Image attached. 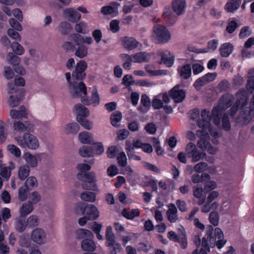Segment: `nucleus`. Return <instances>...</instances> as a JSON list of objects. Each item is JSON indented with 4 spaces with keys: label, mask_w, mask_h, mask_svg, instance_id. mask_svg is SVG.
<instances>
[{
    "label": "nucleus",
    "mask_w": 254,
    "mask_h": 254,
    "mask_svg": "<svg viewBox=\"0 0 254 254\" xmlns=\"http://www.w3.org/2000/svg\"><path fill=\"white\" fill-rule=\"evenodd\" d=\"M193 168L195 172L200 173L205 171L208 168V165L205 162H200L195 165Z\"/></svg>",
    "instance_id": "nucleus-60"
},
{
    "label": "nucleus",
    "mask_w": 254,
    "mask_h": 254,
    "mask_svg": "<svg viewBox=\"0 0 254 254\" xmlns=\"http://www.w3.org/2000/svg\"><path fill=\"white\" fill-rule=\"evenodd\" d=\"M170 95L176 103L182 102L186 97L185 91L180 88V86H175L170 91Z\"/></svg>",
    "instance_id": "nucleus-14"
},
{
    "label": "nucleus",
    "mask_w": 254,
    "mask_h": 254,
    "mask_svg": "<svg viewBox=\"0 0 254 254\" xmlns=\"http://www.w3.org/2000/svg\"><path fill=\"white\" fill-rule=\"evenodd\" d=\"M87 23L84 21H81L75 24L74 26L75 31L78 33L83 34H87L89 30L87 29Z\"/></svg>",
    "instance_id": "nucleus-44"
},
{
    "label": "nucleus",
    "mask_w": 254,
    "mask_h": 254,
    "mask_svg": "<svg viewBox=\"0 0 254 254\" xmlns=\"http://www.w3.org/2000/svg\"><path fill=\"white\" fill-rule=\"evenodd\" d=\"M123 57L132 61V63H141L148 62L151 58V54L147 52H140L131 55H123Z\"/></svg>",
    "instance_id": "nucleus-10"
},
{
    "label": "nucleus",
    "mask_w": 254,
    "mask_h": 254,
    "mask_svg": "<svg viewBox=\"0 0 254 254\" xmlns=\"http://www.w3.org/2000/svg\"><path fill=\"white\" fill-rule=\"evenodd\" d=\"M9 23L12 29L18 31L22 30V27L19 22L14 18H10L9 19Z\"/></svg>",
    "instance_id": "nucleus-62"
},
{
    "label": "nucleus",
    "mask_w": 254,
    "mask_h": 254,
    "mask_svg": "<svg viewBox=\"0 0 254 254\" xmlns=\"http://www.w3.org/2000/svg\"><path fill=\"white\" fill-rule=\"evenodd\" d=\"M218 44L219 42L217 39H213L209 41L207 43V48L203 49V53L214 51L217 48Z\"/></svg>",
    "instance_id": "nucleus-49"
},
{
    "label": "nucleus",
    "mask_w": 254,
    "mask_h": 254,
    "mask_svg": "<svg viewBox=\"0 0 254 254\" xmlns=\"http://www.w3.org/2000/svg\"><path fill=\"white\" fill-rule=\"evenodd\" d=\"M31 239L35 243L42 245L46 241V234L43 229L38 228L32 231Z\"/></svg>",
    "instance_id": "nucleus-13"
},
{
    "label": "nucleus",
    "mask_w": 254,
    "mask_h": 254,
    "mask_svg": "<svg viewBox=\"0 0 254 254\" xmlns=\"http://www.w3.org/2000/svg\"><path fill=\"white\" fill-rule=\"evenodd\" d=\"M76 238L77 239H85L93 238L94 235L89 230L84 229H79L76 231Z\"/></svg>",
    "instance_id": "nucleus-33"
},
{
    "label": "nucleus",
    "mask_w": 254,
    "mask_h": 254,
    "mask_svg": "<svg viewBox=\"0 0 254 254\" xmlns=\"http://www.w3.org/2000/svg\"><path fill=\"white\" fill-rule=\"evenodd\" d=\"M75 45L85 43L87 45H91L93 43V40L90 36H83L79 34H73L70 35Z\"/></svg>",
    "instance_id": "nucleus-20"
},
{
    "label": "nucleus",
    "mask_w": 254,
    "mask_h": 254,
    "mask_svg": "<svg viewBox=\"0 0 254 254\" xmlns=\"http://www.w3.org/2000/svg\"><path fill=\"white\" fill-rule=\"evenodd\" d=\"M80 198L83 201L94 202L96 200V194L93 192H84L81 193Z\"/></svg>",
    "instance_id": "nucleus-47"
},
{
    "label": "nucleus",
    "mask_w": 254,
    "mask_h": 254,
    "mask_svg": "<svg viewBox=\"0 0 254 254\" xmlns=\"http://www.w3.org/2000/svg\"><path fill=\"white\" fill-rule=\"evenodd\" d=\"M242 0H228L225 5V9L228 12H233L240 6Z\"/></svg>",
    "instance_id": "nucleus-31"
},
{
    "label": "nucleus",
    "mask_w": 254,
    "mask_h": 254,
    "mask_svg": "<svg viewBox=\"0 0 254 254\" xmlns=\"http://www.w3.org/2000/svg\"><path fill=\"white\" fill-rule=\"evenodd\" d=\"M58 29L59 32L63 35L68 34L71 30V24L66 22L63 21L61 22L58 26Z\"/></svg>",
    "instance_id": "nucleus-40"
},
{
    "label": "nucleus",
    "mask_w": 254,
    "mask_h": 254,
    "mask_svg": "<svg viewBox=\"0 0 254 254\" xmlns=\"http://www.w3.org/2000/svg\"><path fill=\"white\" fill-rule=\"evenodd\" d=\"M233 50V45L230 43L223 44L220 49V55L223 57H228L232 52Z\"/></svg>",
    "instance_id": "nucleus-34"
},
{
    "label": "nucleus",
    "mask_w": 254,
    "mask_h": 254,
    "mask_svg": "<svg viewBox=\"0 0 254 254\" xmlns=\"http://www.w3.org/2000/svg\"><path fill=\"white\" fill-rule=\"evenodd\" d=\"M9 114L12 119L27 118L28 117L27 111L24 106H21L18 110H11Z\"/></svg>",
    "instance_id": "nucleus-26"
},
{
    "label": "nucleus",
    "mask_w": 254,
    "mask_h": 254,
    "mask_svg": "<svg viewBox=\"0 0 254 254\" xmlns=\"http://www.w3.org/2000/svg\"><path fill=\"white\" fill-rule=\"evenodd\" d=\"M63 18L67 21L75 23L81 18L80 13L73 8H66L63 11Z\"/></svg>",
    "instance_id": "nucleus-11"
},
{
    "label": "nucleus",
    "mask_w": 254,
    "mask_h": 254,
    "mask_svg": "<svg viewBox=\"0 0 254 254\" xmlns=\"http://www.w3.org/2000/svg\"><path fill=\"white\" fill-rule=\"evenodd\" d=\"M20 102V98L17 95H11L7 99V104L11 108L18 106Z\"/></svg>",
    "instance_id": "nucleus-52"
},
{
    "label": "nucleus",
    "mask_w": 254,
    "mask_h": 254,
    "mask_svg": "<svg viewBox=\"0 0 254 254\" xmlns=\"http://www.w3.org/2000/svg\"><path fill=\"white\" fill-rule=\"evenodd\" d=\"M79 153L83 157H90L95 155L93 148L90 146H82L79 149Z\"/></svg>",
    "instance_id": "nucleus-37"
},
{
    "label": "nucleus",
    "mask_w": 254,
    "mask_h": 254,
    "mask_svg": "<svg viewBox=\"0 0 254 254\" xmlns=\"http://www.w3.org/2000/svg\"><path fill=\"white\" fill-rule=\"evenodd\" d=\"M219 215L218 212L214 211L211 212L209 214V221L210 222L216 226L218 225L219 223Z\"/></svg>",
    "instance_id": "nucleus-59"
},
{
    "label": "nucleus",
    "mask_w": 254,
    "mask_h": 254,
    "mask_svg": "<svg viewBox=\"0 0 254 254\" xmlns=\"http://www.w3.org/2000/svg\"><path fill=\"white\" fill-rule=\"evenodd\" d=\"M217 76L216 72L207 73L202 77L198 78L194 83V86L197 88L214 80Z\"/></svg>",
    "instance_id": "nucleus-16"
},
{
    "label": "nucleus",
    "mask_w": 254,
    "mask_h": 254,
    "mask_svg": "<svg viewBox=\"0 0 254 254\" xmlns=\"http://www.w3.org/2000/svg\"><path fill=\"white\" fill-rule=\"evenodd\" d=\"M222 113L223 112L219 113L218 117L220 119ZM201 117L202 119L197 122L198 126L200 128L196 132V135L200 137V139L197 142V145L200 149L206 150L208 153L215 154L217 152L218 149L216 147H213L208 141L209 138L208 133H209L214 137V139H212V141L214 144L218 143L217 138L219 137V134L211 127L210 121L212 118L213 120V123L218 127H220V123L219 124L216 125L214 122V119L216 118L218 121V118H217L216 116H213V112L211 116L209 112L205 109L202 111Z\"/></svg>",
    "instance_id": "nucleus-2"
},
{
    "label": "nucleus",
    "mask_w": 254,
    "mask_h": 254,
    "mask_svg": "<svg viewBox=\"0 0 254 254\" xmlns=\"http://www.w3.org/2000/svg\"><path fill=\"white\" fill-rule=\"evenodd\" d=\"M8 63L13 66L18 64L20 63V59L13 53H8L6 57Z\"/></svg>",
    "instance_id": "nucleus-45"
},
{
    "label": "nucleus",
    "mask_w": 254,
    "mask_h": 254,
    "mask_svg": "<svg viewBox=\"0 0 254 254\" xmlns=\"http://www.w3.org/2000/svg\"><path fill=\"white\" fill-rule=\"evenodd\" d=\"M81 102L85 105H89L92 104L94 106L98 105L100 103L99 95L97 92L96 89H94L92 92V98L90 100L85 97L82 98Z\"/></svg>",
    "instance_id": "nucleus-24"
},
{
    "label": "nucleus",
    "mask_w": 254,
    "mask_h": 254,
    "mask_svg": "<svg viewBox=\"0 0 254 254\" xmlns=\"http://www.w3.org/2000/svg\"><path fill=\"white\" fill-rule=\"evenodd\" d=\"M30 168L26 165H21L19 168L18 177L21 180H24L29 176Z\"/></svg>",
    "instance_id": "nucleus-43"
},
{
    "label": "nucleus",
    "mask_w": 254,
    "mask_h": 254,
    "mask_svg": "<svg viewBox=\"0 0 254 254\" xmlns=\"http://www.w3.org/2000/svg\"><path fill=\"white\" fill-rule=\"evenodd\" d=\"M92 239H85L82 241L81 247L84 251L93 252L96 250V244Z\"/></svg>",
    "instance_id": "nucleus-29"
},
{
    "label": "nucleus",
    "mask_w": 254,
    "mask_h": 254,
    "mask_svg": "<svg viewBox=\"0 0 254 254\" xmlns=\"http://www.w3.org/2000/svg\"><path fill=\"white\" fill-rule=\"evenodd\" d=\"M203 190L201 187H193V195L194 197L200 199L197 203L199 205L202 204L205 201V198L202 196Z\"/></svg>",
    "instance_id": "nucleus-46"
},
{
    "label": "nucleus",
    "mask_w": 254,
    "mask_h": 254,
    "mask_svg": "<svg viewBox=\"0 0 254 254\" xmlns=\"http://www.w3.org/2000/svg\"><path fill=\"white\" fill-rule=\"evenodd\" d=\"M168 207V209L166 212L168 220L171 223H175L178 219L177 207L173 203L169 204Z\"/></svg>",
    "instance_id": "nucleus-19"
},
{
    "label": "nucleus",
    "mask_w": 254,
    "mask_h": 254,
    "mask_svg": "<svg viewBox=\"0 0 254 254\" xmlns=\"http://www.w3.org/2000/svg\"><path fill=\"white\" fill-rule=\"evenodd\" d=\"M122 119V114L121 112L115 111L112 113V126L118 127Z\"/></svg>",
    "instance_id": "nucleus-50"
},
{
    "label": "nucleus",
    "mask_w": 254,
    "mask_h": 254,
    "mask_svg": "<svg viewBox=\"0 0 254 254\" xmlns=\"http://www.w3.org/2000/svg\"><path fill=\"white\" fill-rule=\"evenodd\" d=\"M15 141L21 148H28L30 149H36L39 146L37 138L33 134L28 132L24 133L22 135H15Z\"/></svg>",
    "instance_id": "nucleus-5"
},
{
    "label": "nucleus",
    "mask_w": 254,
    "mask_h": 254,
    "mask_svg": "<svg viewBox=\"0 0 254 254\" xmlns=\"http://www.w3.org/2000/svg\"><path fill=\"white\" fill-rule=\"evenodd\" d=\"M76 121L86 129L90 130L93 127V123L85 118L81 119L80 117H77Z\"/></svg>",
    "instance_id": "nucleus-48"
},
{
    "label": "nucleus",
    "mask_w": 254,
    "mask_h": 254,
    "mask_svg": "<svg viewBox=\"0 0 254 254\" xmlns=\"http://www.w3.org/2000/svg\"><path fill=\"white\" fill-rule=\"evenodd\" d=\"M87 66L86 63L80 61L76 65L75 70L72 72V80H81L85 76V70Z\"/></svg>",
    "instance_id": "nucleus-12"
},
{
    "label": "nucleus",
    "mask_w": 254,
    "mask_h": 254,
    "mask_svg": "<svg viewBox=\"0 0 254 254\" xmlns=\"http://www.w3.org/2000/svg\"><path fill=\"white\" fill-rule=\"evenodd\" d=\"M41 199V196L37 191L33 192L29 196L28 202H30L33 206L34 204L38 203Z\"/></svg>",
    "instance_id": "nucleus-58"
},
{
    "label": "nucleus",
    "mask_w": 254,
    "mask_h": 254,
    "mask_svg": "<svg viewBox=\"0 0 254 254\" xmlns=\"http://www.w3.org/2000/svg\"><path fill=\"white\" fill-rule=\"evenodd\" d=\"M11 48L13 53L17 55H22L24 53L23 47L18 42H14L11 44Z\"/></svg>",
    "instance_id": "nucleus-51"
},
{
    "label": "nucleus",
    "mask_w": 254,
    "mask_h": 254,
    "mask_svg": "<svg viewBox=\"0 0 254 254\" xmlns=\"http://www.w3.org/2000/svg\"><path fill=\"white\" fill-rule=\"evenodd\" d=\"M23 158L26 162V166L31 168H35L38 165V155H33L29 152L25 153Z\"/></svg>",
    "instance_id": "nucleus-25"
},
{
    "label": "nucleus",
    "mask_w": 254,
    "mask_h": 254,
    "mask_svg": "<svg viewBox=\"0 0 254 254\" xmlns=\"http://www.w3.org/2000/svg\"><path fill=\"white\" fill-rule=\"evenodd\" d=\"M159 53L161 57V61L163 63L168 67L172 66L174 62V57L171 55L169 51H159Z\"/></svg>",
    "instance_id": "nucleus-22"
},
{
    "label": "nucleus",
    "mask_w": 254,
    "mask_h": 254,
    "mask_svg": "<svg viewBox=\"0 0 254 254\" xmlns=\"http://www.w3.org/2000/svg\"><path fill=\"white\" fill-rule=\"evenodd\" d=\"M141 103L144 106V109L142 107H139L138 110L143 113H145L148 111L150 106V99L148 96L146 94H143L141 97Z\"/></svg>",
    "instance_id": "nucleus-41"
},
{
    "label": "nucleus",
    "mask_w": 254,
    "mask_h": 254,
    "mask_svg": "<svg viewBox=\"0 0 254 254\" xmlns=\"http://www.w3.org/2000/svg\"><path fill=\"white\" fill-rule=\"evenodd\" d=\"M38 186V182L36 178L34 177L31 176L27 179L25 183V187H26L29 190L36 187Z\"/></svg>",
    "instance_id": "nucleus-54"
},
{
    "label": "nucleus",
    "mask_w": 254,
    "mask_h": 254,
    "mask_svg": "<svg viewBox=\"0 0 254 254\" xmlns=\"http://www.w3.org/2000/svg\"><path fill=\"white\" fill-rule=\"evenodd\" d=\"M14 73L12 69L8 66L4 67L3 76L7 79H10L14 77Z\"/></svg>",
    "instance_id": "nucleus-64"
},
{
    "label": "nucleus",
    "mask_w": 254,
    "mask_h": 254,
    "mask_svg": "<svg viewBox=\"0 0 254 254\" xmlns=\"http://www.w3.org/2000/svg\"><path fill=\"white\" fill-rule=\"evenodd\" d=\"M172 6L174 12L180 15L185 11L186 1L185 0H173Z\"/></svg>",
    "instance_id": "nucleus-18"
},
{
    "label": "nucleus",
    "mask_w": 254,
    "mask_h": 254,
    "mask_svg": "<svg viewBox=\"0 0 254 254\" xmlns=\"http://www.w3.org/2000/svg\"><path fill=\"white\" fill-rule=\"evenodd\" d=\"M76 45L77 47L75 49V56L80 59L86 57L88 55V48L82 44Z\"/></svg>",
    "instance_id": "nucleus-36"
},
{
    "label": "nucleus",
    "mask_w": 254,
    "mask_h": 254,
    "mask_svg": "<svg viewBox=\"0 0 254 254\" xmlns=\"http://www.w3.org/2000/svg\"><path fill=\"white\" fill-rule=\"evenodd\" d=\"M186 152L187 156L191 158V161L193 162L198 161L206 155L205 153L199 151L195 145L191 142L187 144Z\"/></svg>",
    "instance_id": "nucleus-8"
},
{
    "label": "nucleus",
    "mask_w": 254,
    "mask_h": 254,
    "mask_svg": "<svg viewBox=\"0 0 254 254\" xmlns=\"http://www.w3.org/2000/svg\"><path fill=\"white\" fill-rule=\"evenodd\" d=\"M79 129V126L76 123H69L66 125L64 128V132L67 134H76Z\"/></svg>",
    "instance_id": "nucleus-42"
},
{
    "label": "nucleus",
    "mask_w": 254,
    "mask_h": 254,
    "mask_svg": "<svg viewBox=\"0 0 254 254\" xmlns=\"http://www.w3.org/2000/svg\"><path fill=\"white\" fill-rule=\"evenodd\" d=\"M93 148L95 152V155H100L104 151L103 145L99 142L95 143L93 145L91 146Z\"/></svg>",
    "instance_id": "nucleus-63"
},
{
    "label": "nucleus",
    "mask_w": 254,
    "mask_h": 254,
    "mask_svg": "<svg viewBox=\"0 0 254 254\" xmlns=\"http://www.w3.org/2000/svg\"><path fill=\"white\" fill-rule=\"evenodd\" d=\"M163 18L169 25L173 24L177 20V17L172 12L170 7H166L162 14Z\"/></svg>",
    "instance_id": "nucleus-23"
},
{
    "label": "nucleus",
    "mask_w": 254,
    "mask_h": 254,
    "mask_svg": "<svg viewBox=\"0 0 254 254\" xmlns=\"http://www.w3.org/2000/svg\"><path fill=\"white\" fill-rule=\"evenodd\" d=\"M7 33V35L12 39L19 42L21 41V38L20 34L13 29H8Z\"/></svg>",
    "instance_id": "nucleus-61"
},
{
    "label": "nucleus",
    "mask_w": 254,
    "mask_h": 254,
    "mask_svg": "<svg viewBox=\"0 0 254 254\" xmlns=\"http://www.w3.org/2000/svg\"><path fill=\"white\" fill-rule=\"evenodd\" d=\"M73 112L76 114V118L80 117L82 119L89 115V111L88 109L80 104H76L74 106Z\"/></svg>",
    "instance_id": "nucleus-27"
},
{
    "label": "nucleus",
    "mask_w": 254,
    "mask_h": 254,
    "mask_svg": "<svg viewBox=\"0 0 254 254\" xmlns=\"http://www.w3.org/2000/svg\"><path fill=\"white\" fill-rule=\"evenodd\" d=\"M132 145L136 148H140L145 153L150 154L153 152V148L151 144L143 143L139 139H134Z\"/></svg>",
    "instance_id": "nucleus-21"
},
{
    "label": "nucleus",
    "mask_w": 254,
    "mask_h": 254,
    "mask_svg": "<svg viewBox=\"0 0 254 254\" xmlns=\"http://www.w3.org/2000/svg\"><path fill=\"white\" fill-rule=\"evenodd\" d=\"M13 127L14 129V137L15 140V135H21V133L28 132L30 131L33 126L29 121L22 123L20 121H15L13 123Z\"/></svg>",
    "instance_id": "nucleus-9"
},
{
    "label": "nucleus",
    "mask_w": 254,
    "mask_h": 254,
    "mask_svg": "<svg viewBox=\"0 0 254 254\" xmlns=\"http://www.w3.org/2000/svg\"><path fill=\"white\" fill-rule=\"evenodd\" d=\"M78 209L82 211V214L84 215L91 220H95L99 217V211L93 204H88L86 206L83 204L79 205L76 209L77 213Z\"/></svg>",
    "instance_id": "nucleus-7"
},
{
    "label": "nucleus",
    "mask_w": 254,
    "mask_h": 254,
    "mask_svg": "<svg viewBox=\"0 0 254 254\" xmlns=\"http://www.w3.org/2000/svg\"><path fill=\"white\" fill-rule=\"evenodd\" d=\"M215 238L211 237L210 235H208L206 237L202 239L203 244L207 245L209 247H213L215 245L216 240L220 239L223 237V233L222 230L219 228L215 229Z\"/></svg>",
    "instance_id": "nucleus-15"
},
{
    "label": "nucleus",
    "mask_w": 254,
    "mask_h": 254,
    "mask_svg": "<svg viewBox=\"0 0 254 254\" xmlns=\"http://www.w3.org/2000/svg\"><path fill=\"white\" fill-rule=\"evenodd\" d=\"M122 45L123 47L128 50L131 51L137 48L139 43L134 38L131 37H125L121 39Z\"/></svg>",
    "instance_id": "nucleus-17"
},
{
    "label": "nucleus",
    "mask_w": 254,
    "mask_h": 254,
    "mask_svg": "<svg viewBox=\"0 0 254 254\" xmlns=\"http://www.w3.org/2000/svg\"><path fill=\"white\" fill-rule=\"evenodd\" d=\"M117 159L118 163L120 166L125 167L127 165V158L125 152H120L117 156Z\"/></svg>",
    "instance_id": "nucleus-55"
},
{
    "label": "nucleus",
    "mask_w": 254,
    "mask_h": 254,
    "mask_svg": "<svg viewBox=\"0 0 254 254\" xmlns=\"http://www.w3.org/2000/svg\"><path fill=\"white\" fill-rule=\"evenodd\" d=\"M210 179V176L207 173H202L201 175L193 174L191 177L192 182L194 184L203 182Z\"/></svg>",
    "instance_id": "nucleus-39"
},
{
    "label": "nucleus",
    "mask_w": 254,
    "mask_h": 254,
    "mask_svg": "<svg viewBox=\"0 0 254 254\" xmlns=\"http://www.w3.org/2000/svg\"><path fill=\"white\" fill-rule=\"evenodd\" d=\"M73 82H70L68 85L69 92L74 98H82L87 95V88L85 84L81 80H73Z\"/></svg>",
    "instance_id": "nucleus-6"
},
{
    "label": "nucleus",
    "mask_w": 254,
    "mask_h": 254,
    "mask_svg": "<svg viewBox=\"0 0 254 254\" xmlns=\"http://www.w3.org/2000/svg\"><path fill=\"white\" fill-rule=\"evenodd\" d=\"M170 31L166 27L160 24L155 25L152 29L151 39L157 44H165L171 39Z\"/></svg>",
    "instance_id": "nucleus-4"
},
{
    "label": "nucleus",
    "mask_w": 254,
    "mask_h": 254,
    "mask_svg": "<svg viewBox=\"0 0 254 254\" xmlns=\"http://www.w3.org/2000/svg\"><path fill=\"white\" fill-rule=\"evenodd\" d=\"M79 140L83 144H92L93 138L91 133L87 131H83L78 134Z\"/></svg>",
    "instance_id": "nucleus-32"
},
{
    "label": "nucleus",
    "mask_w": 254,
    "mask_h": 254,
    "mask_svg": "<svg viewBox=\"0 0 254 254\" xmlns=\"http://www.w3.org/2000/svg\"><path fill=\"white\" fill-rule=\"evenodd\" d=\"M129 132L127 129H121L117 132V138L119 140H124L127 138Z\"/></svg>",
    "instance_id": "nucleus-57"
},
{
    "label": "nucleus",
    "mask_w": 254,
    "mask_h": 254,
    "mask_svg": "<svg viewBox=\"0 0 254 254\" xmlns=\"http://www.w3.org/2000/svg\"><path fill=\"white\" fill-rule=\"evenodd\" d=\"M29 190V189L24 186L19 188L18 197L20 201H24L27 199Z\"/></svg>",
    "instance_id": "nucleus-53"
},
{
    "label": "nucleus",
    "mask_w": 254,
    "mask_h": 254,
    "mask_svg": "<svg viewBox=\"0 0 254 254\" xmlns=\"http://www.w3.org/2000/svg\"><path fill=\"white\" fill-rule=\"evenodd\" d=\"M125 148L129 159H133L135 160H140V156L133 154L134 148H135L132 145L130 140H127L125 142Z\"/></svg>",
    "instance_id": "nucleus-28"
},
{
    "label": "nucleus",
    "mask_w": 254,
    "mask_h": 254,
    "mask_svg": "<svg viewBox=\"0 0 254 254\" xmlns=\"http://www.w3.org/2000/svg\"><path fill=\"white\" fill-rule=\"evenodd\" d=\"M122 214L127 219L132 220L134 217L138 216L140 214V212L138 209H133L131 210L124 209L122 212Z\"/></svg>",
    "instance_id": "nucleus-38"
},
{
    "label": "nucleus",
    "mask_w": 254,
    "mask_h": 254,
    "mask_svg": "<svg viewBox=\"0 0 254 254\" xmlns=\"http://www.w3.org/2000/svg\"><path fill=\"white\" fill-rule=\"evenodd\" d=\"M39 220L38 217L35 215L29 216L27 220V225L30 227H35L38 226Z\"/></svg>",
    "instance_id": "nucleus-56"
},
{
    "label": "nucleus",
    "mask_w": 254,
    "mask_h": 254,
    "mask_svg": "<svg viewBox=\"0 0 254 254\" xmlns=\"http://www.w3.org/2000/svg\"><path fill=\"white\" fill-rule=\"evenodd\" d=\"M248 73L250 75L248 76L246 85L247 90L243 89L239 90L235 98L232 95L229 93L224 95L219 100L218 105L213 108V116H216L218 118V121L216 118L214 119L216 125L220 123L219 113L223 112L228 108L234 100H235V104L229 111L230 116H233L236 112L240 110L241 114L238 119L239 122H242L244 124H248L250 122L254 114V97H253L249 107L247 103L249 95L254 90V68L250 69ZM253 96H254V94Z\"/></svg>",
    "instance_id": "nucleus-1"
},
{
    "label": "nucleus",
    "mask_w": 254,
    "mask_h": 254,
    "mask_svg": "<svg viewBox=\"0 0 254 254\" xmlns=\"http://www.w3.org/2000/svg\"><path fill=\"white\" fill-rule=\"evenodd\" d=\"M34 207L30 202L23 203L21 206L19 208V213L21 217H25L30 214L33 210Z\"/></svg>",
    "instance_id": "nucleus-35"
},
{
    "label": "nucleus",
    "mask_w": 254,
    "mask_h": 254,
    "mask_svg": "<svg viewBox=\"0 0 254 254\" xmlns=\"http://www.w3.org/2000/svg\"><path fill=\"white\" fill-rule=\"evenodd\" d=\"M178 73L184 79H188L190 77L191 74V68L190 64H186L181 66L178 68Z\"/></svg>",
    "instance_id": "nucleus-30"
},
{
    "label": "nucleus",
    "mask_w": 254,
    "mask_h": 254,
    "mask_svg": "<svg viewBox=\"0 0 254 254\" xmlns=\"http://www.w3.org/2000/svg\"><path fill=\"white\" fill-rule=\"evenodd\" d=\"M77 169L80 172L77 175L79 180L82 181V187L84 190H96V177L93 173H86L91 169L90 165L85 163H80L77 165Z\"/></svg>",
    "instance_id": "nucleus-3"
}]
</instances>
